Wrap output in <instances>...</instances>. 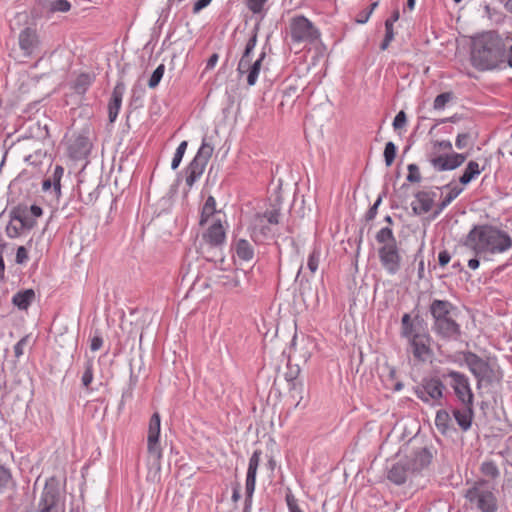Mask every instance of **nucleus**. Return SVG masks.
<instances>
[{
	"label": "nucleus",
	"instance_id": "nucleus-1",
	"mask_svg": "<svg viewBox=\"0 0 512 512\" xmlns=\"http://www.w3.org/2000/svg\"><path fill=\"white\" fill-rule=\"evenodd\" d=\"M463 245L475 255L501 254L512 248L510 235L492 225H475L463 240Z\"/></svg>",
	"mask_w": 512,
	"mask_h": 512
},
{
	"label": "nucleus",
	"instance_id": "nucleus-2",
	"mask_svg": "<svg viewBox=\"0 0 512 512\" xmlns=\"http://www.w3.org/2000/svg\"><path fill=\"white\" fill-rule=\"evenodd\" d=\"M472 65L481 71L492 70L505 63V45L495 31L485 32L473 39Z\"/></svg>",
	"mask_w": 512,
	"mask_h": 512
},
{
	"label": "nucleus",
	"instance_id": "nucleus-3",
	"mask_svg": "<svg viewBox=\"0 0 512 512\" xmlns=\"http://www.w3.org/2000/svg\"><path fill=\"white\" fill-rule=\"evenodd\" d=\"M457 308L447 300L434 299L429 307L433 317V330L441 338L457 340L461 335L460 325L453 318Z\"/></svg>",
	"mask_w": 512,
	"mask_h": 512
},
{
	"label": "nucleus",
	"instance_id": "nucleus-4",
	"mask_svg": "<svg viewBox=\"0 0 512 512\" xmlns=\"http://www.w3.org/2000/svg\"><path fill=\"white\" fill-rule=\"evenodd\" d=\"M375 239L380 245L378 249V256L383 268L389 274H396L400 270L402 258L392 229L389 227L380 229L377 232Z\"/></svg>",
	"mask_w": 512,
	"mask_h": 512
},
{
	"label": "nucleus",
	"instance_id": "nucleus-5",
	"mask_svg": "<svg viewBox=\"0 0 512 512\" xmlns=\"http://www.w3.org/2000/svg\"><path fill=\"white\" fill-rule=\"evenodd\" d=\"M451 151L452 143L449 140L432 141V148L427 158L435 171L454 170L466 161L467 153H450Z\"/></svg>",
	"mask_w": 512,
	"mask_h": 512
},
{
	"label": "nucleus",
	"instance_id": "nucleus-6",
	"mask_svg": "<svg viewBox=\"0 0 512 512\" xmlns=\"http://www.w3.org/2000/svg\"><path fill=\"white\" fill-rule=\"evenodd\" d=\"M464 497L471 509L480 512H496L497 498L485 480H479L466 490Z\"/></svg>",
	"mask_w": 512,
	"mask_h": 512
},
{
	"label": "nucleus",
	"instance_id": "nucleus-7",
	"mask_svg": "<svg viewBox=\"0 0 512 512\" xmlns=\"http://www.w3.org/2000/svg\"><path fill=\"white\" fill-rule=\"evenodd\" d=\"M414 393L421 401L430 406H441L446 387L440 378L424 377L414 388Z\"/></svg>",
	"mask_w": 512,
	"mask_h": 512
},
{
	"label": "nucleus",
	"instance_id": "nucleus-8",
	"mask_svg": "<svg viewBox=\"0 0 512 512\" xmlns=\"http://www.w3.org/2000/svg\"><path fill=\"white\" fill-rule=\"evenodd\" d=\"M464 362L469 368L470 372L477 379V387L480 388L483 384H492L499 382L501 376L499 372L492 368L490 364L478 355L472 352L464 354Z\"/></svg>",
	"mask_w": 512,
	"mask_h": 512
},
{
	"label": "nucleus",
	"instance_id": "nucleus-9",
	"mask_svg": "<svg viewBox=\"0 0 512 512\" xmlns=\"http://www.w3.org/2000/svg\"><path fill=\"white\" fill-rule=\"evenodd\" d=\"M290 35L293 42L312 43L319 37V32L306 17L296 16L290 22Z\"/></svg>",
	"mask_w": 512,
	"mask_h": 512
},
{
	"label": "nucleus",
	"instance_id": "nucleus-10",
	"mask_svg": "<svg viewBox=\"0 0 512 512\" xmlns=\"http://www.w3.org/2000/svg\"><path fill=\"white\" fill-rule=\"evenodd\" d=\"M451 378V387L462 404H473L474 396L470 388L468 377L458 371L450 370L444 377Z\"/></svg>",
	"mask_w": 512,
	"mask_h": 512
},
{
	"label": "nucleus",
	"instance_id": "nucleus-11",
	"mask_svg": "<svg viewBox=\"0 0 512 512\" xmlns=\"http://www.w3.org/2000/svg\"><path fill=\"white\" fill-rule=\"evenodd\" d=\"M408 343L409 351L419 362H425L433 355L431 337L426 332H422L421 335H414Z\"/></svg>",
	"mask_w": 512,
	"mask_h": 512
},
{
	"label": "nucleus",
	"instance_id": "nucleus-12",
	"mask_svg": "<svg viewBox=\"0 0 512 512\" xmlns=\"http://www.w3.org/2000/svg\"><path fill=\"white\" fill-rule=\"evenodd\" d=\"M160 435V415L156 412L151 416L148 429V453L159 460L162 456L161 448L159 446Z\"/></svg>",
	"mask_w": 512,
	"mask_h": 512
},
{
	"label": "nucleus",
	"instance_id": "nucleus-13",
	"mask_svg": "<svg viewBox=\"0 0 512 512\" xmlns=\"http://www.w3.org/2000/svg\"><path fill=\"white\" fill-rule=\"evenodd\" d=\"M261 451L255 450L249 459V465L246 476V506L244 512H247L253 492L255 490L256 474L260 463Z\"/></svg>",
	"mask_w": 512,
	"mask_h": 512
},
{
	"label": "nucleus",
	"instance_id": "nucleus-14",
	"mask_svg": "<svg viewBox=\"0 0 512 512\" xmlns=\"http://www.w3.org/2000/svg\"><path fill=\"white\" fill-rule=\"evenodd\" d=\"M412 473H416L427 467L432 460V454L427 448L414 450L410 455L402 459Z\"/></svg>",
	"mask_w": 512,
	"mask_h": 512
},
{
	"label": "nucleus",
	"instance_id": "nucleus-15",
	"mask_svg": "<svg viewBox=\"0 0 512 512\" xmlns=\"http://www.w3.org/2000/svg\"><path fill=\"white\" fill-rule=\"evenodd\" d=\"M39 512H59V492L52 485L46 484L38 503Z\"/></svg>",
	"mask_w": 512,
	"mask_h": 512
},
{
	"label": "nucleus",
	"instance_id": "nucleus-16",
	"mask_svg": "<svg viewBox=\"0 0 512 512\" xmlns=\"http://www.w3.org/2000/svg\"><path fill=\"white\" fill-rule=\"evenodd\" d=\"M279 211L273 209L267 211L264 214H257L253 220V233L259 232L263 236H267L270 233L269 225H276L279 223Z\"/></svg>",
	"mask_w": 512,
	"mask_h": 512
},
{
	"label": "nucleus",
	"instance_id": "nucleus-17",
	"mask_svg": "<svg viewBox=\"0 0 512 512\" xmlns=\"http://www.w3.org/2000/svg\"><path fill=\"white\" fill-rule=\"evenodd\" d=\"M225 237V230L220 218L213 220L207 231L203 234L205 244L214 248L221 246L225 241Z\"/></svg>",
	"mask_w": 512,
	"mask_h": 512
},
{
	"label": "nucleus",
	"instance_id": "nucleus-18",
	"mask_svg": "<svg viewBox=\"0 0 512 512\" xmlns=\"http://www.w3.org/2000/svg\"><path fill=\"white\" fill-rule=\"evenodd\" d=\"M413 475L412 471L401 459L391 466L388 470V479L396 485L404 484L407 479Z\"/></svg>",
	"mask_w": 512,
	"mask_h": 512
},
{
	"label": "nucleus",
	"instance_id": "nucleus-19",
	"mask_svg": "<svg viewBox=\"0 0 512 512\" xmlns=\"http://www.w3.org/2000/svg\"><path fill=\"white\" fill-rule=\"evenodd\" d=\"M300 372L299 367L296 365L294 368L289 367V371L285 374V379L290 383V392L293 398L298 397L295 407L298 408L303 400V384L296 381Z\"/></svg>",
	"mask_w": 512,
	"mask_h": 512
},
{
	"label": "nucleus",
	"instance_id": "nucleus-20",
	"mask_svg": "<svg viewBox=\"0 0 512 512\" xmlns=\"http://www.w3.org/2000/svg\"><path fill=\"white\" fill-rule=\"evenodd\" d=\"M434 194L431 195L428 192L420 191L415 195V201L412 202V210L414 214L421 215L431 210L434 203Z\"/></svg>",
	"mask_w": 512,
	"mask_h": 512
},
{
	"label": "nucleus",
	"instance_id": "nucleus-21",
	"mask_svg": "<svg viewBox=\"0 0 512 512\" xmlns=\"http://www.w3.org/2000/svg\"><path fill=\"white\" fill-rule=\"evenodd\" d=\"M124 84L118 83L113 90L111 100L108 105V114H109V121L114 122L117 118V115L119 113L121 103H122V97L124 94Z\"/></svg>",
	"mask_w": 512,
	"mask_h": 512
},
{
	"label": "nucleus",
	"instance_id": "nucleus-22",
	"mask_svg": "<svg viewBox=\"0 0 512 512\" xmlns=\"http://www.w3.org/2000/svg\"><path fill=\"white\" fill-rule=\"evenodd\" d=\"M215 282L227 290H234L240 286V277L237 271L219 272L215 276Z\"/></svg>",
	"mask_w": 512,
	"mask_h": 512
},
{
	"label": "nucleus",
	"instance_id": "nucleus-23",
	"mask_svg": "<svg viewBox=\"0 0 512 512\" xmlns=\"http://www.w3.org/2000/svg\"><path fill=\"white\" fill-rule=\"evenodd\" d=\"M453 416L463 431H467L472 424L473 419V404H463V408L455 409Z\"/></svg>",
	"mask_w": 512,
	"mask_h": 512
},
{
	"label": "nucleus",
	"instance_id": "nucleus-24",
	"mask_svg": "<svg viewBox=\"0 0 512 512\" xmlns=\"http://www.w3.org/2000/svg\"><path fill=\"white\" fill-rule=\"evenodd\" d=\"M219 213L220 212L216 210V201L214 197L209 196L202 207L199 224L201 226H204L205 224L212 222L213 220H216L217 218H219Z\"/></svg>",
	"mask_w": 512,
	"mask_h": 512
},
{
	"label": "nucleus",
	"instance_id": "nucleus-25",
	"mask_svg": "<svg viewBox=\"0 0 512 512\" xmlns=\"http://www.w3.org/2000/svg\"><path fill=\"white\" fill-rule=\"evenodd\" d=\"M19 45L26 54H31L37 45L36 32L30 28L24 29L19 34Z\"/></svg>",
	"mask_w": 512,
	"mask_h": 512
},
{
	"label": "nucleus",
	"instance_id": "nucleus-26",
	"mask_svg": "<svg viewBox=\"0 0 512 512\" xmlns=\"http://www.w3.org/2000/svg\"><path fill=\"white\" fill-rule=\"evenodd\" d=\"M35 300V292L33 289H25L17 292L13 298L12 303L20 310H27L31 303Z\"/></svg>",
	"mask_w": 512,
	"mask_h": 512
},
{
	"label": "nucleus",
	"instance_id": "nucleus-27",
	"mask_svg": "<svg viewBox=\"0 0 512 512\" xmlns=\"http://www.w3.org/2000/svg\"><path fill=\"white\" fill-rule=\"evenodd\" d=\"M399 19V11L395 10L390 18L385 21V37L380 45L381 50H386L394 39L393 24Z\"/></svg>",
	"mask_w": 512,
	"mask_h": 512
},
{
	"label": "nucleus",
	"instance_id": "nucleus-28",
	"mask_svg": "<svg viewBox=\"0 0 512 512\" xmlns=\"http://www.w3.org/2000/svg\"><path fill=\"white\" fill-rule=\"evenodd\" d=\"M214 148L211 144L207 143L204 139L202 145L200 146L196 156L192 160V162L198 164L199 166L205 168L208 163V160L211 158L213 154Z\"/></svg>",
	"mask_w": 512,
	"mask_h": 512
},
{
	"label": "nucleus",
	"instance_id": "nucleus-29",
	"mask_svg": "<svg viewBox=\"0 0 512 512\" xmlns=\"http://www.w3.org/2000/svg\"><path fill=\"white\" fill-rule=\"evenodd\" d=\"M452 420L448 411L441 409L438 410L435 417V425L438 431L442 434H447L452 428Z\"/></svg>",
	"mask_w": 512,
	"mask_h": 512
},
{
	"label": "nucleus",
	"instance_id": "nucleus-30",
	"mask_svg": "<svg viewBox=\"0 0 512 512\" xmlns=\"http://www.w3.org/2000/svg\"><path fill=\"white\" fill-rule=\"evenodd\" d=\"M235 252L238 258L244 261H251L254 257L253 246L245 239L236 242Z\"/></svg>",
	"mask_w": 512,
	"mask_h": 512
},
{
	"label": "nucleus",
	"instance_id": "nucleus-31",
	"mask_svg": "<svg viewBox=\"0 0 512 512\" xmlns=\"http://www.w3.org/2000/svg\"><path fill=\"white\" fill-rule=\"evenodd\" d=\"M482 169L479 167V164L476 161H469L463 174L460 176L459 181L463 185H467L474 178H476Z\"/></svg>",
	"mask_w": 512,
	"mask_h": 512
},
{
	"label": "nucleus",
	"instance_id": "nucleus-32",
	"mask_svg": "<svg viewBox=\"0 0 512 512\" xmlns=\"http://www.w3.org/2000/svg\"><path fill=\"white\" fill-rule=\"evenodd\" d=\"M265 57H266L265 52H262L260 54L259 58L254 63H252V65L250 67V71L247 75V84L249 86H253L256 84L259 72L261 70L262 62L265 59Z\"/></svg>",
	"mask_w": 512,
	"mask_h": 512
},
{
	"label": "nucleus",
	"instance_id": "nucleus-33",
	"mask_svg": "<svg viewBox=\"0 0 512 512\" xmlns=\"http://www.w3.org/2000/svg\"><path fill=\"white\" fill-rule=\"evenodd\" d=\"M204 169L205 168L199 166L198 164L191 162L186 170V184L189 187H192L195 181L202 175Z\"/></svg>",
	"mask_w": 512,
	"mask_h": 512
},
{
	"label": "nucleus",
	"instance_id": "nucleus-34",
	"mask_svg": "<svg viewBox=\"0 0 512 512\" xmlns=\"http://www.w3.org/2000/svg\"><path fill=\"white\" fill-rule=\"evenodd\" d=\"M92 81H93L92 75H90L88 73H81L76 78L73 88L77 93L83 94L86 92L88 87L91 85Z\"/></svg>",
	"mask_w": 512,
	"mask_h": 512
},
{
	"label": "nucleus",
	"instance_id": "nucleus-35",
	"mask_svg": "<svg viewBox=\"0 0 512 512\" xmlns=\"http://www.w3.org/2000/svg\"><path fill=\"white\" fill-rule=\"evenodd\" d=\"M90 147H91V144H90V141L88 139V137L84 136V135H79L73 145H72V148L75 150V153H77L78 155H84L86 153H88L90 151Z\"/></svg>",
	"mask_w": 512,
	"mask_h": 512
},
{
	"label": "nucleus",
	"instance_id": "nucleus-36",
	"mask_svg": "<svg viewBox=\"0 0 512 512\" xmlns=\"http://www.w3.org/2000/svg\"><path fill=\"white\" fill-rule=\"evenodd\" d=\"M461 192L462 188H459L457 186L450 188L448 194L438 205V210L435 212V216L442 212Z\"/></svg>",
	"mask_w": 512,
	"mask_h": 512
},
{
	"label": "nucleus",
	"instance_id": "nucleus-37",
	"mask_svg": "<svg viewBox=\"0 0 512 512\" xmlns=\"http://www.w3.org/2000/svg\"><path fill=\"white\" fill-rule=\"evenodd\" d=\"M481 473L491 479H495L499 476V470L493 461H485L480 467Z\"/></svg>",
	"mask_w": 512,
	"mask_h": 512
},
{
	"label": "nucleus",
	"instance_id": "nucleus-38",
	"mask_svg": "<svg viewBox=\"0 0 512 512\" xmlns=\"http://www.w3.org/2000/svg\"><path fill=\"white\" fill-rule=\"evenodd\" d=\"M71 8V4L67 0H52L48 4L50 12H67Z\"/></svg>",
	"mask_w": 512,
	"mask_h": 512
},
{
	"label": "nucleus",
	"instance_id": "nucleus-39",
	"mask_svg": "<svg viewBox=\"0 0 512 512\" xmlns=\"http://www.w3.org/2000/svg\"><path fill=\"white\" fill-rule=\"evenodd\" d=\"M397 148L391 141L387 142L384 148V160L386 166H391L396 157Z\"/></svg>",
	"mask_w": 512,
	"mask_h": 512
},
{
	"label": "nucleus",
	"instance_id": "nucleus-40",
	"mask_svg": "<svg viewBox=\"0 0 512 512\" xmlns=\"http://www.w3.org/2000/svg\"><path fill=\"white\" fill-rule=\"evenodd\" d=\"M187 141H182L176 149L174 157L172 159L171 168L177 169L182 161L183 155L187 149Z\"/></svg>",
	"mask_w": 512,
	"mask_h": 512
},
{
	"label": "nucleus",
	"instance_id": "nucleus-41",
	"mask_svg": "<svg viewBox=\"0 0 512 512\" xmlns=\"http://www.w3.org/2000/svg\"><path fill=\"white\" fill-rule=\"evenodd\" d=\"M453 98V94L451 92H444L436 96L433 108L435 110H442L446 104Z\"/></svg>",
	"mask_w": 512,
	"mask_h": 512
},
{
	"label": "nucleus",
	"instance_id": "nucleus-42",
	"mask_svg": "<svg viewBox=\"0 0 512 512\" xmlns=\"http://www.w3.org/2000/svg\"><path fill=\"white\" fill-rule=\"evenodd\" d=\"M165 71V66L163 64H160L152 73L149 81L148 86L150 88H155L158 86L159 82L161 81L163 74Z\"/></svg>",
	"mask_w": 512,
	"mask_h": 512
},
{
	"label": "nucleus",
	"instance_id": "nucleus-43",
	"mask_svg": "<svg viewBox=\"0 0 512 512\" xmlns=\"http://www.w3.org/2000/svg\"><path fill=\"white\" fill-rule=\"evenodd\" d=\"M12 219L19 221L21 228H32L34 225V222L28 217L26 212L14 211Z\"/></svg>",
	"mask_w": 512,
	"mask_h": 512
},
{
	"label": "nucleus",
	"instance_id": "nucleus-44",
	"mask_svg": "<svg viewBox=\"0 0 512 512\" xmlns=\"http://www.w3.org/2000/svg\"><path fill=\"white\" fill-rule=\"evenodd\" d=\"M12 480L11 471L0 464V489L6 488Z\"/></svg>",
	"mask_w": 512,
	"mask_h": 512
},
{
	"label": "nucleus",
	"instance_id": "nucleus-45",
	"mask_svg": "<svg viewBox=\"0 0 512 512\" xmlns=\"http://www.w3.org/2000/svg\"><path fill=\"white\" fill-rule=\"evenodd\" d=\"M407 181L411 183H418L421 181L420 171L416 164L408 165Z\"/></svg>",
	"mask_w": 512,
	"mask_h": 512
},
{
	"label": "nucleus",
	"instance_id": "nucleus-46",
	"mask_svg": "<svg viewBox=\"0 0 512 512\" xmlns=\"http://www.w3.org/2000/svg\"><path fill=\"white\" fill-rule=\"evenodd\" d=\"M286 503H287L289 512H303V510L298 505V500L291 493V491H288V493L286 494Z\"/></svg>",
	"mask_w": 512,
	"mask_h": 512
},
{
	"label": "nucleus",
	"instance_id": "nucleus-47",
	"mask_svg": "<svg viewBox=\"0 0 512 512\" xmlns=\"http://www.w3.org/2000/svg\"><path fill=\"white\" fill-rule=\"evenodd\" d=\"M251 65L250 56L242 55L237 67L238 73L241 75L244 73H249Z\"/></svg>",
	"mask_w": 512,
	"mask_h": 512
},
{
	"label": "nucleus",
	"instance_id": "nucleus-48",
	"mask_svg": "<svg viewBox=\"0 0 512 512\" xmlns=\"http://www.w3.org/2000/svg\"><path fill=\"white\" fill-rule=\"evenodd\" d=\"M93 380L92 362L88 361L85 366V371L82 376V384L84 387H88Z\"/></svg>",
	"mask_w": 512,
	"mask_h": 512
},
{
	"label": "nucleus",
	"instance_id": "nucleus-49",
	"mask_svg": "<svg viewBox=\"0 0 512 512\" xmlns=\"http://www.w3.org/2000/svg\"><path fill=\"white\" fill-rule=\"evenodd\" d=\"M319 264V252L313 251L308 258L307 266L312 273H315Z\"/></svg>",
	"mask_w": 512,
	"mask_h": 512
},
{
	"label": "nucleus",
	"instance_id": "nucleus-50",
	"mask_svg": "<svg viewBox=\"0 0 512 512\" xmlns=\"http://www.w3.org/2000/svg\"><path fill=\"white\" fill-rule=\"evenodd\" d=\"M470 138H471V136L469 133L458 134V136L456 138V142H455L456 147L460 150L467 147L469 144Z\"/></svg>",
	"mask_w": 512,
	"mask_h": 512
},
{
	"label": "nucleus",
	"instance_id": "nucleus-51",
	"mask_svg": "<svg viewBox=\"0 0 512 512\" xmlns=\"http://www.w3.org/2000/svg\"><path fill=\"white\" fill-rule=\"evenodd\" d=\"M267 0H248L247 6L253 13H260Z\"/></svg>",
	"mask_w": 512,
	"mask_h": 512
},
{
	"label": "nucleus",
	"instance_id": "nucleus-52",
	"mask_svg": "<svg viewBox=\"0 0 512 512\" xmlns=\"http://www.w3.org/2000/svg\"><path fill=\"white\" fill-rule=\"evenodd\" d=\"M407 122V117L404 111L398 112L393 121L394 129H400L405 126Z\"/></svg>",
	"mask_w": 512,
	"mask_h": 512
},
{
	"label": "nucleus",
	"instance_id": "nucleus-53",
	"mask_svg": "<svg viewBox=\"0 0 512 512\" xmlns=\"http://www.w3.org/2000/svg\"><path fill=\"white\" fill-rule=\"evenodd\" d=\"M422 332H417L413 325H406V326H403L402 327V336L405 337L408 342L411 340V338L414 336V335H421Z\"/></svg>",
	"mask_w": 512,
	"mask_h": 512
},
{
	"label": "nucleus",
	"instance_id": "nucleus-54",
	"mask_svg": "<svg viewBox=\"0 0 512 512\" xmlns=\"http://www.w3.org/2000/svg\"><path fill=\"white\" fill-rule=\"evenodd\" d=\"M381 201H382V197L379 196L378 199L373 204V206L367 211V213L365 215V218H366L367 221H371V220H373L375 218V216L377 214L378 207H379Z\"/></svg>",
	"mask_w": 512,
	"mask_h": 512
},
{
	"label": "nucleus",
	"instance_id": "nucleus-55",
	"mask_svg": "<svg viewBox=\"0 0 512 512\" xmlns=\"http://www.w3.org/2000/svg\"><path fill=\"white\" fill-rule=\"evenodd\" d=\"M63 172L64 170L61 166H56L53 174V186L57 191L60 190V179L63 175Z\"/></svg>",
	"mask_w": 512,
	"mask_h": 512
},
{
	"label": "nucleus",
	"instance_id": "nucleus-56",
	"mask_svg": "<svg viewBox=\"0 0 512 512\" xmlns=\"http://www.w3.org/2000/svg\"><path fill=\"white\" fill-rule=\"evenodd\" d=\"M256 43H257V33L254 32L246 44L243 55L250 56V54L252 53V51L254 50V48L256 46Z\"/></svg>",
	"mask_w": 512,
	"mask_h": 512
},
{
	"label": "nucleus",
	"instance_id": "nucleus-57",
	"mask_svg": "<svg viewBox=\"0 0 512 512\" xmlns=\"http://www.w3.org/2000/svg\"><path fill=\"white\" fill-rule=\"evenodd\" d=\"M28 260V252L24 246H20L16 252V263L23 264Z\"/></svg>",
	"mask_w": 512,
	"mask_h": 512
},
{
	"label": "nucleus",
	"instance_id": "nucleus-58",
	"mask_svg": "<svg viewBox=\"0 0 512 512\" xmlns=\"http://www.w3.org/2000/svg\"><path fill=\"white\" fill-rule=\"evenodd\" d=\"M103 345V339L101 336L99 335H95L92 339H91V345H90V348L92 351H97L99 350Z\"/></svg>",
	"mask_w": 512,
	"mask_h": 512
},
{
	"label": "nucleus",
	"instance_id": "nucleus-59",
	"mask_svg": "<svg viewBox=\"0 0 512 512\" xmlns=\"http://www.w3.org/2000/svg\"><path fill=\"white\" fill-rule=\"evenodd\" d=\"M450 259H451V256L448 253V251L444 250L439 253L438 261H439V265L441 267L446 266L449 263Z\"/></svg>",
	"mask_w": 512,
	"mask_h": 512
},
{
	"label": "nucleus",
	"instance_id": "nucleus-60",
	"mask_svg": "<svg viewBox=\"0 0 512 512\" xmlns=\"http://www.w3.org/2000/svg\"><path fill=\"white\" fill-rule=\"evenodd\" d=\"M211 1L212 0H197L194 4L193 12L198 13L200 10L208 6Z\"/></svg>",
	"mask_w": 512,
	"mask_h": 512
},
{
	"label": "nucleus",
	"instance_id": "nucleus-61",
	"mask_svg": "<svg viewBox=\"0 0 512 512\" xmlns=\"http://www.w3.org/2000/svg\"><path fill=\"white\" fill-rule=\"evenodd\" d=\"M26 344V338H22L14 347V353L16 357L23 354V346Z\"/></svg>",
	"mask_w": 512,
	"mask_h": 512
},
{
	"label": "nucleus",
	"instance_id": "nucleus-62",
	"mask_svg": "<svg viewBox=\"0 0 512 512\" xmlns=\"http://www.w3.org/2000/svg\"><path fill=\"white\" fill-rule=\"evenodd\" d=\"M218 59H219V56L217 53H213L208 61H207V64H206V69H212L215 67V65L217 64L218 62Z\"/></svg>",
	"mask_w": 512,
	"mask_h": 512
},
{
	"label": "nucleus",
	"instance_id": "nucleus-63",
	"mask_svg": "<svg viewBox=\"0 0 512 512\" xmlns=\"http://www.w3.org/2000/svg\"><path fill=\"white\" fill-rule=\"evenodd\" d=\"M378 6V2H373L371 5H370V9L369 11L365 14V18L364 19H359L358 20V23H366L370 17V15L372 14V12L374 11V9Z\"/></svg>",
	"mask_w": 512,
	"mask_h": 512
},
{
	"label": "nucleus",
	"instance_id": "nucleus-64",
	"mask_svg": "<svg viewBox=\"0 0 512 512\" xmlns=\"http://www.w3.org/2000/svg\"><path fill=\"white\" fill-rule=\"evenodd\" d=\"M505 62L512 67V45L510 46L509 50L505 52Z\"/></svg>",
	"mask_w": 512,
	"mask_h": 512
}]
</instances>
